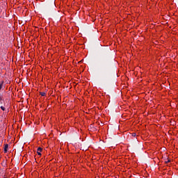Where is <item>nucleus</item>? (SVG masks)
Masks as SVG:
<instances>
[{"label":"nucleus","instance_id":"nucleus-1","mask_svg":"<svg viewBox=\"0 0 178 178\" xmlns=\"http://www.w3.org/2000/svg\"><path fill=\"white\" fill-rule=\"evenodd\" d=\"M107 62H108V60H106V58H105V57H102L100 58V63H101V65H102V66H105V65H106Z\"/></svg>","mask_w":178,"mask_h":178},{"label":"nucleus","instance_id":"nucleus-2","mask_svg":"<svg viewBox=\"0 0 178 178\" xmlns=\"http://www.w3.org/2000/svg\"><path fill=\"white\" fill-rule=\"evenodd\" d=\"M9 148V145L6 144L4 147V154H6L8 152V149Z\"/></svg>","mask_w":178,"mask_h":178},{"label":"nucleus","instance_id":"nucleus-3","mask_svg":"<svg viewBox=\"0 0 178 178\" xmlns=\"http://www.w3.org/2000/svg\"><path fill=\"white\" fill-rule=\"evenodd\" d=\"M41 151H42V148L38 147V151H37L38 155L41 156Z\"/></svg>","mask_w":178,"mask_h":178},{"label":"nucleus","instance_id":"nucleus-4","mask_svg":"<svg viewBox=\"0 0 178 178\" xmlns=\"http://www.w3.org/2000/svg\"><path fill=\"white\" fill-rule=\"evenodd\" d=\"M2 101H3V95H2V94H0V104H2Z\"/></svg>","mask_w":178,"mask_h":178},{"label":"nucleus","instance_id":"nucleus-5","mask_svg":"<svg viewBox=\"0 0 178 178\" xmlns=\"http://www.w3.org/2000/svg\"><path fill=\"white\" fill-rule=\"evenodd\" d=\"M2 87H3V81L0 82V91L2 90Z\"/></svg>","mask_w":178,"mask_h":178},{"label":"nucleus","instance_id":"nucleus-6","mask_svg":"<svg viewBox=\"0 0 178 178\" xmlns=\"http://www.w3.org/2000/svg\"><path fill=\"white\" fill-rule=\"evenodd\" d=\"M40 94L42 97H45V92H40Z\"/></svg>","mask_w":178,"mask_h":178},{"label":"nucleus","instance_id":"nucleus-7","mask_svg":"<svg viewBox=\"0 0 178 178\" xmlns=\"http://www.w3.org/2000/svg\"><path fill=\"white\" fill-rule=\"evenodd\" d=\"M0 108H1V111H5V107L1 106Z\"/></svg>","mask_w":178,"mask_h":178},{"label":"nucleus","instance_id":"nucleus-8","mask_svg":"<svg viewBox=\"0 0 178 178\" xmlns=\"http://www.w3.org/2000/svg\"><path fill=\"white\" fill-rule=\"evenodd\" d=\"M51 3H52L53 6H55V1H52Z\"/></svg>","mask_w":178,"mask_h":178},{"label":"nucleus","instance_id":"nucleus-9","mask_svg":"<svg viewBox=\"0 0 178 178\" xmlns=\"http://www.w3.org/2000/svg\"><path fill=\"white\" fill-rule=\"evenodd\" d=\"M136 133H132V137H136Z\"/></svg>","mask_w":178,"mask_h":178},{"label":"nucleus","instance_id":"nucleus-10","mask_svg":"<svg viewBox=\"0 0 178 178\" xmlns=\"http://www.w3.org/2000/svg\"><path fill=\"white\" fill-rule=\"evenodd\" d=\"M169 162H170V160H168L167 161H165V163H169Z\"/></svg>","mask_w":178,"mask_h":178}]
</instances>
